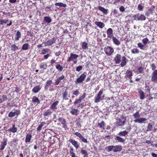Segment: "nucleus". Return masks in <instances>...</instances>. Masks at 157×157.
Here are the masks:
<instances>
[{"instance_id": "nucleus-32", "label": "nucleus", "mask_w": 157, "mask_h": 157, "mask_svg": "<svg viewBox=\"0 0 157 157\" xmlns=\"http://www.w3.org/2000/svg\"><path fill=\"white\" fill-rule=\"evenodd\" d=\"M21 37V32L18 31L17 32V33L16 34L14 38L15 40L16 41L18 40Z\"/></svg>"}, {"instance_id": "nucleus-1", "label": "nucleus", "mask_w": 157, "mask_h": 157, "mask_svg": "<svg viewBox=\"0 0 157 157\" xmlns=\"http://www.w3.org/2000/svg\"><path fill=\"white\" fill-rule=\"evenodd\" d=\"M116 124L118 126H121L124 125L126 121V117L121 116L120 118H117Z\"/></svg>"}, {"instance_id": "nucleus-19", "label": "nucleus", "mask_w": 157, "mask_h": 157, "mask_svg": "<svg viewBox=\"0 0 157 157\" xmlns=\"http://www.w3.org/2000/svg\"><path fill=\"white\" fill-rule=\"evenodd\" d=\"M65 76L63 75H62L60 77H58L57 79L56 80L55 84L56 85H58L59 84L60 81L64 79Z\"/></svg>"}, {"instance_id": "nucleus-36", "label": "nucleus", "mask_w": 157, "mask_h": 157, "mask_svg": "<svg viewBox=\"0 0 157 157\" xmlns=\"http://www.w3.org/2000/svg\"><path fill=\"white\" fill-rule=\"evenodd\" d=\"M70 113L73 115H77L78 114V110L77 109H72Z\"/></svg>"}, {"instance_id": "nucleus-20", "label": "nucleus", "mask_w": 157, "mask_h": 157, "mask_svg": "<svg viewBox=\"0 0 157 157\" xmlns=\"http://www.w3.org/2000/svg\"><path fill=\"white\" fill-rule=\"evenodd\" d=\"M128 132L125 130L121 131L118 134V135L121 136H124L126 137L128 136Z\"/></svg>"}, {"instance_id": "nucleus-5", "label": "nucleus", "mask_w": 157, "mask_h": 157, "mask_svg": "<svg viewBox=\"0 0 157 157\" xmlns=\"http://www.w3.org/2000/svg\"><path fill=\"white\" fill-rule=\"evenodd\" d=\"M103 93L102 90H100L97 95L95 96L94 98V102L96 103H98L100 102L103 99L102 95Z\"/></svg>"}, {"instance_id": "nucleus-31", "label": "nucleus", "mask_w": 157, "mask_h": 157, "mask_svg": "<svg viewBox=\"0 0 157 157\" xmlns=\"http://www.w3.org/2000/svg\"><path fill=\"white\" fill-rule=\"evenodd\" d=\"M126 76L129 79H131L132 76V72L130 70H128L126 73Z\"/></svg>"}, {"instance_id": "nucleus-41", "label": "nucleus", "mask_w": 157, "mask_h": 157, "mask_svg": "<svg viewBox=\"0 0 157 157\" xmlns=\"http://www.w3.org/2000/svg\"><path fill=\"white\" fill-rule=\"evenodd\" d=\"M40 67L41 69H46L47 68V65L45 63H44L40 64Z\"/></svg>"}, {"instance_id": "nucleus-47", "label": "nucleus", "mask_w": 157, "mask_h": 157, "mask_svg": "<svg viewBox=\"0 0 157 157\" xmlns=\"http://www.w3.org/2000/svg\"><path fill=\"white\" fill-rule=\"evenodd\" d=\"M56 68L60 71H62L63 68V66L60 65V64H58L56 66Z\"/></svg>"}, {"instance_id": "nucleus-61", "label": "nucleus", "mask_w": 157, "mask_h": 157, "mask_svg": "<svg viewBox=\"0 0 157 157\" xmlns=\"http://www.w3.org/2000/svg\"><path fill=\"white\" fill-rule=\"evenodd\" d=\"M144 7L141 5L139 4L138 6V9L140 11H142Z\"/></svg>"}, {"instance_id": "nucleus-46", "label": "nucleus", "mask_w": 157, "mask_h": 157, "mask_svg": "<svg viewBox=\"0 0 157 157\" xmlns=\"http://www.w3.org/2000/svg\"><path fill=\"white\" fill-rule=\"evenodd\" d=\"M44 20L46 22L50 23L52 21V20L49 17H44Z\"/></svg>"}, {"instance_id": "nucleus-38", "label": "nucleus", "mask_w": 157, "mask_h": 157, "mask_svg": "<svg viewBox=\"0 0 157 157\" xmlns=\"http://www.w3.org/2000/svg\"><path fill=\"white\" fill-rule=\"evenodd\" d=\"M140 115L139 111H137L135 113L133 114V117L135 119L139 118L140 117Z\"/></svg>"}, {"instance_id": "nucleus-29", "label": "nucleus", "mask_w": 157, "mask_h": 157, "mask_svg": "<svg viewBox=\"0 0 157 157\" xmlns=\"http://www.w3.org/2000/svg\"><path fill=\"white\" fill-rule=\"evenodd\" d=\"M141 99H144L145 98V96L143 91L141 89L139 90L138 91Z\"/></svg>"}, {"instance_id": "nucleus-44", "label": "nucleus", "mask_w": 157, "mask_h": 157, "mask_svg": "<svg viewBox=\"0 0 157 157\" xmlns=\"http://www.w3.org/2000/svg\"><path fill=\"white\" fill-rule=\"evenodd\" d=\"M32 136L30 135L27 134L25 138L26 142H30L32 138Z\"/></svg>"}, {"instance_id": "nucleus-51", "label": "nucleus", "mask_w": 157, "mask_h": 157, "mask_svg": "<svg viewBox=\"0 0 157 157\" xmlns=\"http://www.w3.org/2000/svg\"><path fill=\"white\" fill-rule=\"evenodd\" d=\"M81 153L82 154L84 155V157L87 156L88 155L87 151L83 149H82L81 150Z\"/></svg>"}, {"instance_id": "nucleus-10", "label": "nucleus", "mask_w": 157, "mask_h": 157, "mask_svg": "<svg viewBox=\"0 0 157 157\" xmlns=\"http://www.w3.org/2000/svg\"><path fill=\"white\" fill-rule=\"evenodd\" d=\"M147 120V119L146 118L140 117L138 119H135L134 121L135 123H145L146 121Z\"/></svg>"}, {"instance_id": "nucleus-45", "label": "nucleus", "mask_w": 157, "mask_h": 157, "mask_svg": "<svg viewBox=\"0 0 157 157\" xmlns=\"http://www.w3.org/2000/svg\"><path fill=\"white\" fill-rule=\"evenodd\" d=\"M29 44H28L26 43L23 44L22 46V49L23 50H26L28 49Z\"/></svg>"}, {"instance_id": "nucleus-18", "label": "nucleus", "mask_w": 157, "mask_h": 157, "mask_svg": "<svg viewBox=\"0 0 157 157\" xmlns=\"http://www.w3.org/2000/svg\"><path fill=\"white\" fill-rule=\"evenodd\" d=\"M52 112V111L50 109L45 110L43 112V115L44 117H49L51 116Z\"/></svg>"}, {"instance_id": "nucleus-53", "label": "nucleus", "mask_w": 157, "mask_h": 157, "mask_svg": "<svg viewBox=\"0 0 157 157\" xmlns=\"http://www.w3.org/2000/svg\"><path fill=\"white\" fill-rule=\"evenodd\" d=\"M48 49L45 48H43L41 50V52L40 53L41 55H44L46 54L48 52Z\"/></svg>"}, {"instance_id": "nucleus-11", "label": "nucleus", "mask_w": 157, "mask_h": 157, "mask_svg": "<svg viewBox=\"0 0 157 157\" xmlns=\"http://www.w3.org/2000/svg\"><path fill=\"white\" fill-rule=\"evenodd\" d=\"M7 140L6 139H4L1 142V144L0 145V150H3L7 144Z\"/></svg>"}, {"instance_id": "nucleus-58", "label": "nucleus", "mask_w": 157, "mask_h": 157, "mask_svg": "<svg viewBox=\"0 0 157 157\" xmlns=\"http://www.w3.org/2000/svg\"><path fill=\"white\" fill-rule=\"evenodd\" d=\"M82 69V67L81 66H79L77 67L76 68V71L78 72H79Z\"/></svg>"}, {"instance_id": "nucleus-8", "label": "nucleus", "mask_w": 157, "mask_h": 157, "mask_svg": "<svg viewBox=\"0 0 157 157\" xmlns=\"http://www.w3.org/2000/svg\"><path fill=\"white\" fill-rule=\"evenodd\" d=\"M78 56V55L77 54L71 53L70 54V57L68 58L67 60V61L70 62L72 61H74V60L76 59Z\"/></svg>"}, {"instance_id": "nucleus-3", "label": "nucleus", "mask_w": 157, "mask_h": 157, "mask_svg": "<svg viewBox=\"0 0 157 157\" xmlns=\"http://www.w3.org/2000/svg\"><path fill=\"white\" fill-rule=\"evenodd\" d=\"M20 114V111L17 109H14L12 110L9 113L8 117H12L15 116H18Z\"/></svg>"}, {"instance_id": "nucleus-15", "label": "nucleus", "mask_w": 157, "mask_h": 157, "mask_svg": "<svg viewBox=\"0 0 157 157\" xmlns=\"http://www.w3.org/2000/svg\"><path fill=\"white\" fill-rule=\"evenodd\" d=\"M59 101H56L53 103L50 107V108L52 110H55L57 109V105Z\"/></svg>"}, {"instance_id": "nucleus-27", "label": "nucleus", "mask_w": 157, "mask_h": 157, "mask_svg": "<svg viewBox=\"0 0 157 157\" xmlns=\"http://www.w3.org/2000/svg\"><path fill=\"white\" fill-rule=\"evenodd\" d=\"M41 89L40 86H37L34 87L32 90L35 93H37Z\"/></svg>"}, {"instance_id": "nucleus-22", "label": "nucleus", "mask_w": 157, "mask_h": 157, "mask_svg": "<svg viewBox=\"0 0 157 157\" xmlns=\"http://www.w3.org/2000/svg\"><path fill=\"white\" fill-rule=\"evenodd\" d=\"M121 56L118 54H117L114 59L116 63L118 64L120 63L121 62Z\"/></svg>"}, {"instance_id": "nucleus-48", "label": "nucleus", "mask_w": 157, "mask_h": 157, "mask_svg": "<svg viewBox=\"0 0 157 157\" xmlns=\"http://www.w3.org/2000/svg\"><path fill=\"white\" fill-rule=\"evenodd\" d=\"M44 124L43 122H42L38 126L37 128V131L38 132H40L41 129L42 127Z\"/></svg>"}, {"instance_id": "nucleus-23", "label": "nucleus", "mask_w": 157, "mask_h": 157, "mask_svg": "<svg viewBox=\"0 0 157 157\" xmlns=\"http://www.w3.org/2000/svg\"><path fill=\"white\" fill-rule=\"evenodd\" d=\"M121 63V67H123L125 66L127 63V59L125 56H123L122 58Z\"/></svg>"}, {"instance_id": "nucleus-24", "label": "nucleus", "mask_w": 157, "mask_h": 157, "mask_svg": "<svg viewBox=\"0 0 157 157\" xmlns=\"http://www.w3.org/2000/svg\"><path fill=\"white\" fill-rule=\"evenodd\" d=\"M63 100H67L68 99V98L70 96L68 95V93L67 90H65L63 94Z\"/></svg>"}, {"instance_id": "nucleus-7", "label": "nucleus", "mask_w": 157, "mask_h": 157, "mask_svg": "<svg viewBox=\"0 0 157 157\" xmlns=\"http://www.w3.org/2000/svg\"><path fill=\"white\" fill-rule=\"evenodd\" d=\"M151 81L154 82H157V70H155L151 75Z\"/></svg>"}, {"instance_id": "nucleus-56", "label": "nucleus", "mask_w": 157, "mask_h": 157, "mask_svg": "<svg viewBox=\"0 0 157 157\" xmlns=\"http://www.w3.org/2000/svg\"><path fill=\"white\" fill-rule=\"evenodd\" d=\"M150 66L151 67L152 70L153 71L155 70L156 68V67L154 63H153L150 64Z\"/></svg>"}, {"instance_id": "nucleus-39", "label": "nucleus", "mask_w": 157, "mask_h": 157, "mask_svg": "<svg viewBox=\"0 0 157 157\" xmlns=\"http://www.w3.org/2000/svg\"><path fill=\"white\" fill-rule=\"evenodd\" d=\"M82 48L85 50H87L88 48V44L85 42H83L82 43Z\"/></svg>"}, {"instance_id": "nucleus-63", "label": "nucleus", "mask_w": 157, "mask_h": 157, "mask_svg": "<svg viewBox=\"0 0 157 157\" xmlns=\"http://www.w3.org/2000/svg\"><path fill=\"white\" fill-rule=\"evenodd\" d=\"M119 10L121 11L122 12H124V11L125 8L123 6H121L120 7V8H119Z\"/></svg>"}, {"instance_id": "nucleus-25", "label": "nucleus", "mask_w": 157, "mask_h": 157, "mask_svg": "<svg viewBox=\"0 0 157 157\" xmlns=\"http://www.w3.org/2000/svg\"><path fill=\"white\" fill-rule=\"evenodd\" d=\"M17 128L16 127L15 125L14 124L13 125L12 127L10 128L8 131L13 133H15L17 132Z\"/></svg>"}, {"instance_id": "nucleus-49", "label": "nucleus", "mask_w": 157, "mask_h": 157, "mask_svg": "<svg viewBox=\"0 0 157 157\" xmlns=\"http://www.w3.org/2000/svg\"><path fill=\"white\" fill-rule=\"evenodd\" d=\"M79 139L81 140L82 142L85 143H87L88 142L87 141V140L82 135L79 138Z\"/></svg>"}, {"instance_id": "nucleus-54", "label": "nucleus", "mask_w": 157, "mask_h": 157, "mask_svg": "<svg viewBox=\"0 0 157 157\" xmlns=\"http://www.w3.org/2000/svg\"><path fill=\"white\" fill-rule=\"evenodd\" d=\"M153 128V126L152 124L149 123L147 126V131H151Z\"/></svg>"}, {"instance_id": "nucleus-33", "label": "nucleus", "mask_w": 157, "mask_h": 157, "mask_svg": "<svg viewBox=\"0 0 157 157\" xmlns=\"http://www.w3.org/2000/svg\"><path fill=\"white\" fill-rule=\"evenodd\" d=\"M146 18L145 17L144 15L139 13L138 21H145L146 20Z\"/></svg>"}, {"instance_id": "nucleus-37", "label": "nucleus", "mask_w": 157, "mask_h": 157, "mask_svg": "<svg viewBox=\"0 0 157 157\" xmlns=\"http://www.w3.org/2000/svg\"><path fill=\"white\" fill-rule=\"evenodd\" d=\"M32 101L33 102H36L38 104L40 103V101L39 99L36 96H34L32 99Z\"/></svg>"}, {"instance_id": "nucleus-13", "label": "nucleus", "mask_w": 157, "mask_h": 157, "mask_svg": "<svg viewBox=\"0 0 157 157\" xmlns=\"http://www.w3.org/2000/svg\"><path fill=\"white\" fill-rule=\"evenodd\" d=\"M59 120L62 124L63 127L65 129H66L67 128V125L66 122L65 121L64 119L62 117H59Z\"/></svg>"}, {"instance_id": "nucleus-4", "label": "nucleus", "mask_w": 157, "mask_h": 157, "mask_svg": "<svg viewBox=\"0 0 157 157\" xmlns=\"http://www.w3.org/2000/svg\"><path fill=\"white\" fill-rule=\"evenodd\" d=\"M86 76V75L84 73L82 74L80 77L77 78L76 80L75 81V83L78 84L82 83L85 79Z\"/></svg>"}, {"instance_id": "nucleus-30", "label": "nucleus", "mask_w": 157, "mask_h": 157, "mask_svg": "<svg viewBox=\"0 0 157 157\" xmlns=\"http://www.w3.org/2000/svg\"><path fill=\"white\" fill-rule=\"evenodd\" d=\"M112 40L113 41L114 43L117 45L118 46L120 44V42L119 40H118L115 37H112Z\"/></svg>"}, {"instance_id": "nucleus-64", "label": "nucleus", "mask_w": 157, "mask_h": 157, "mask_svg": "<svg viewBox=\"0 0 157 157\" xmlns=\"http://www.w3.org/2000/svg\"><path fill=\"white\" fill-rule=\"evenodd\" d=\"M74 134L79 138L82 136V135L78 132H76Z\"/></svg>"}, {"instance_id": "nucleus-34", "label": "nucleus", "mask_w": 157, "mask_h": 157, "mask_svg": "<svg viewBox=\"0 0 157 157\" xmlns=\"http://www.w3.org/2000/svg\"><path fill=\"white\" fill-rule=\"evenodd\" d=\"M105 125V122L102 121L101 123H98V126L100 128L102 129L103 130L105 129L104 126Z\"/></svg>"}, {"instance_id": "nucleus-55", "label": "nucleus", "mask_w": 157, "mask_h": 157, "mask_svg": "<svg viewBox=\"0 0 157 157\" xmlns=\"http://www.w3.org/2000/svg\"><path fill=\"white\" fill-rule=\"evenodd\" d=\"M8 21V20H7L1 19L0 20V24L2 25L4 23L6 24L7 23Z\"/></svg>"}, {"instance_id": "nucleus-6", "label": "nucleus", "mask_w": 157, "mask_h": 157, "mask_svg": "<svg viewBox=\"0 0 157 157\" xmlns=\"http://www.w3.org/2000/svg\"><path fill=\"white\" fill-rule=\"evenodd\" d=\"M104 50L105 52L108 56L111 55L114 52L113 49L109 46L105 47Z\"/></svg>"}, {"instance_id": "nucleus-17", "label": "nucleus", "mask_w": 157, "mask_h": 157, "mask_svg": "<svg viewBox=\"0 0 157 157\" xmlns=\"http://www.w3.org/2000/svg\"><path fill=\"white\" fill-rule=\"evenodd\" d=\"M69 141L70 142L76 149L78 148L79 147V144H78V142L75 140L72 139H70Z\"/></svg>"}, {"instance_id": "nucleus-2", "label": "nucleus", "mask_w": 157, "mask_h": 157, "mask_svg": "<svg viewBox=\"0 0 157 157\" xmlns=\"http://www.w3.org/2000/svg\"><path fill=\"white\" fill-rule=\"evenodd\" d=\"M142 42L143 44L141 43H139L137 44L138 47L141 50H144V48L146 45L149 43L148 39L147 38H144L142 40Z\"/></svg>"}, {"instance_id": "nucleus-57", "label": "nucleus", "mask_w": 157, "mask_h": 157, "mask_svg": "<svg viewBox=\"0 0 157 157\" xmlns=\"http://www.w3.org/2000/svg\"><path fill=\"white\" fill-rule=\"evenodd\" d=\"M72 94L74 95H77L79 94V90H73V91Z\"/></svg>"}, {"instance_id": "nucleus-28", "label": "nucleus", "mask_w": 157, "mask_h": 157, "mask_svg": "<svg viewBox=\"0 0 157 157\" xmlns=\"http://www.w3.org/2000/svg\"><path fill=\"white\" fill-rule=\"evenodd\" d=\"M98 9L102 12L105 14H107L108 13V10L105 9L104 8L99 6L98 7Z\"/></svg>"}, {"instance_id": "nucleus-43", "label": "nucleus", "mask_w": 157, "mask_h": 157, "mask_svg": "<svg viewBox=\"0 0 157 157\" xmlns=\"http://www.w3.org/2000/svg\"><path fill=\"white\" fill-rule=\"evenodd\" d=\"M11 50L15 52L18 49V47L15 44H13L11 46Z\"/></svg>"}, {"instance_id": "nucleus-9", "label": "nucleus", "mask_w": 157, "mask_h": 157, "mask_svg": "<svg viewBox=\"0 0 157 157\" xmlns=\"http://www.w3.org/2000/svg\"><path fill=\"white\" fill-rule=\"evenodd\" d=\"M56 40V39L55 38H53L45 41L44 43L45 46H51L55 42Z\"/></svg>"}, {"instance_id": "nucleus-12", "label": "nucleus", "mask_w": 157, "mask_h": 157, "mask_svg": "<svg viewBox=\"0 0 157 157\" xmlns=\"http://www.w3.org/2000/svg\"><path fill=\"white\" fill-rule=\"evenodd\" d=\"M115 140L118 142L124 144L125 142V140L122 138L121 136H116Z\"/></svg>"}, {"instance_id": "nucleus-35", "label": "nucleus", "mask_w": 157, "mask_h": 157, "mask_svg": "<svg viewBox=\"0 0 157 157\" xmlns=\"http://www.w3.org/2000/svg\"><path fill=\"white\" fill-rule=\"evenodd\" d=\"M52 80H48L46 83V85L45 86V89L46 90L48 88V87L50 86L52 83Z\"/></svg>"}, {"instance_id": "nucleus-26", "label": "nucleus", "mask_w": 157, "mask_h": 157, "mask_svg": "<svg viewBox=\"0 0 157 157\" xmlns=\"http://www.w3.org/2000/svg\"><path fill=\"white\" fill-rule=\"evenodd\" d=\"M144 67L140 66L138 68L137 70L136 71V72L137 74H139L140 73H143L144 72Z\"/></svg>"}, {"instance_id": "nucleus-21", "label": "nucleus", "mask_w": 157, "mask_h": 157, "mask_svg": "<svg viewBox=\"0 0 157 157\" xmlns=\"http://www.w3.org/2000/svg\"><path fill=\"white\" fill-rule=\"evenodd\" d=\"M95 24L101 29L103 28L105 26L104 24L101 22L95 21Z\"/></svg>"}, {"instance_id": "nucleus-52", "label": "nucleus", "mask_w": 157, "mask_h": 157, "mask_svg": "<svg viewBox=\"0 0 157 157\" xmlns=\"http://www.w3.org/2000/svg\"><path fill=\"white\" fill-rule=\"evenodd\" d=\"M132 53L133 54L138 53H139V50L137 48L133 49L131 51Z\"/></svg>"}, {"instance_id": "nucleus-16", "label": "nucleus", "mask_w": 157, "mask_h": 157, "mask_svg": "<svg viewBox=\"0 0 157 157\" xmlns=\"http://www.w3.org/2000/svg\"><path fill=\"white\" fill-rule=\"evenodd\" d=\"M122 149V147L121 145H117L114 146L113 151L115 152L121 151Z\"/></svg>"}, {"instance_id": "nucleus-60", "label": "nucleus", "mask_w": 157, "mask_h": 157, "mask_svg": "<svg viewBox=\"0 0 157 157\" xmlns=\"http://www.w3.org/2000/svg\"><path fill=\"white\" fill-rule=\"evenodd\" d=\"M139 13L136 14L132 16L134 20L136 21H138V17Z\"/></svg>"}, {"instance_id": "nucleus-40", "label": "nucleus", "mask_w": 157, "mask_h": 157, "mask_svg": "<svg viewBox=\"0 0 157 157\" xmlns=\"http://www.w3.org/2000/svg\"><path fill=\"white\" fill-rule=\"evenodd\" d=\"M113 146H109L106 147L105 149L108 152H109L112 150L113 151Z\"/></svg>"}, {"instance_id": "nucleus-42", "label": "nucleus", "mask_w": 157, "mask_h": 157, "mask_svg": "<svg viewBox=\"0 0 157 157\" xmlns=\"http://www.w3.org/2000/svg\"><path fill=\"white\" fill-rule=\"evenodd\" d=\"M55 5L56 6H58L59 7H65L67 6V5L65 4H63L62 3H56L55 4Z\"/></svg>"}, {"instance_id": "nucleus-62", "label": "nucleus", "mask_w": 157, "mask_h": 157, "mask_svg": "<svg viewBox=\"0 0 157 157\" xmlns=\"http://www.w3.org/2000/svg\"><path fill=\"white\" fill-rule=\"evenodd\" d=\"M81 99L80 98H79L78 99H76L75 100V101H74V103L75 104H78V103L81 102Z\"/></svg>"}, {"instance_id": "nucleus-59", "label": "nucleus", "mask_w": 157, "mask_h": 157, "mask_svg": "<svg viewBox=\"0 0 157 157\" xmlns=\"http://www.w3.org/2000/svg\"><path fill=\"white\" fill-rule=\"evenodd\" d=\"M152 10L151 9H149L146 12V14L147 16L152 13Z\"/></svg>"}, {"instance_id": "nucleus-14", "label": "nucleus", "mask_w": 157, "mask_h": 157, "mask_svg": "<svg viewBox=\"0 0 157 157\" xmlns=\"http://www.w3.org/2000/svg\"><path fill=\"white\" fill-rule=\"evenodd\" d=\"M107 37L109 38H111L113 36V30L111 28L108 29L107 31Z\"/></svg>"}, {"instance_id": "nucleus-50", "label": "nucleus", "mask_w": 157, "mask_h": 157, "mask_svg": "<svg viewBox=\"0 0 157 157\" xmlns=\"http://www.w3.org/2000/svg\"><path fill=\"white\" fill-rule=\"evenodd\" d=\"M2 100L0 102V103H2L4 101H6L8 100L7 96L6 95H4L2 97Z\"/></svg>"}]
</instances>
